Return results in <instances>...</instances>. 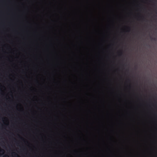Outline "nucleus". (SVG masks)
I'll use <instances>...</instances> for the list:
<instances>
[{
    "mask_svg": "<svg viewBox=\"0 0 157 157\" xmlns=\"http://www.w3.org/2000/svg\"><path fill=\"white\" fill-rule=\"evenodd\" d=\"M122 52L121 51V52H119V55L120 56H121L122 54Z\"/></svg>",
    "mask_w": 157,
    "mask_h": 157,
    "instance_id": "obj_1",
    "label": "nucleus"
},
{
    "mask_svg": "<svg viewBox=\"0 0 157 157\" xmlns=\"http://www.w3.org/2000/svg\"><path fill=\"white\" fill-rule=\"evenodd\" d=\"M8 157V156L7 155H6L4 157Z\"/></svg>",
    "mask_w": 157,
    "mask_h": 157,
    "instance_id": "obj_2",
    "label": "nucleus"
},
{
    "mask_svg": "<svg viewBox=\"0 0 157 157\" xmlns=\"http://www.w3.org/2000/svg\"><path fill=\"white\" fill-rule=\"evenodd\" d=\"M128 29H130V28H128ZM129 30H128V32H129Z\"/></svg>",
    "mask_w": 157,
    "mask_h": 157,
    "instance_id": "obj_3",
    "label": "nucleus"
},
{
    "mask_svg": "<svg viewBox=\"0 0 157 157\" xmlns=\"http://www.w3.org/2000/svg\"><path fill=\"white\" fill-rule=\"evenodd\" d=\"M128 81H130V80H129V79H128Z\"/></svg>",
    "mask_w": 157,
    "mask_h": 157,
    "instance_id": "obj_4",
    "label": "nucleus"
},
{
    "mask_svg": "<svg viewBox=\"0 0 157 157\" xmlns=\"http://www.w3.org/2000/svg\"><path fill=\"white\" fill-rule=\"evenodd\" d=\"M17 157H19L18 155H17Z\"/></svg>",
    "mask_w": 157,
    "mask_h": 157,
    "instance_id": "obj_5",
    "label": "nucleus"
},
{
    "mask_svg": "<svg viewBox=\"0 0 157 157\" xmlns=\"http://www.w3.org/2000/svg\"><path fill=\"white\" fill-rule=\"evenodd\" d=\"M156 13V14H157V13Z\"/></svg>",
    "mask_w": 157,
    "mask_h": 157,
    "instance_id": "obj_6",
    "label": "nucleus"
}]
</instances>
